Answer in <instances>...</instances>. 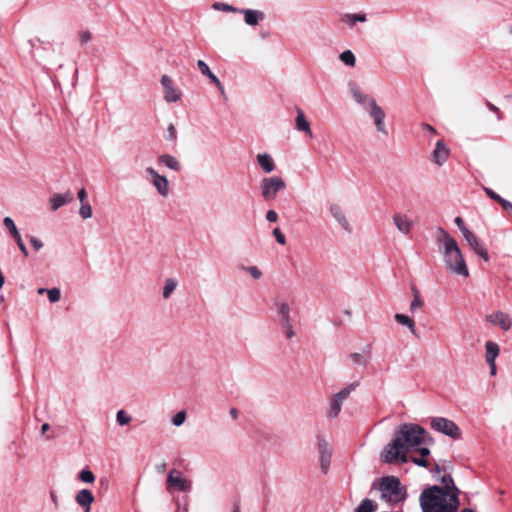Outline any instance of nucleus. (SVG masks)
Listing matches in <instances>:
<instances>
[{
    "instance_id": "nucleus-1",
    "label": "nucleus",
    "mask_w": 512,
    "mask_h": 512,
    "mask_svg": "<svg viewBox=\"0 0 512 512\" xmlns=\"http://www.w3.org/2000/svg\"><path fill=\"white\" fill-rule=\"evenodd\" d=\"M427 438L426 430L418 424L405 423L400 425L394 432V439L387 444L381 454L385 463H406L407 453L417 450L425 443Z\"/></svg>"
},
{
    "instance_id": "nucleus-2",
    "label": "nucleus",
    "mask_w": 512,
    "mask_h": 512,
    "mask_svg": "<svg viewBox=\"0 0 512 512\" xmlns=\"http://www.w3.org/2000/svg\"><path fill=\"white\" fill-rule=\"evenodd\" d=\"M436 239L446 268L453 274L468 277L469 270L457 241L443 228H438Z\"/></svg>"
},
{
    "instance_id": "nucleus-3",
    "label": "nucleus",
    "mask_w": 512,
    "mask_h": 512,
    "mask_svg": "<svg viewBox=\"0 0 512 512\" xmlns=\"http://www.w3.org/2000/svg\"><path fill=\"white\" fill-rule=\"evenodd\" d=\"M422 512H457L459 497L437 485L424 489L419 497Z\"/></svg>"
},
{
    "instance_id": "nucleus-4",
    "label": "nucleus",
    "mask_w": 512,
    "mask_h": 512,
    "mask_svg": "<svg viewBox=\"0 0 512 512\" xmlns=\"http://www.w3.org/2000/svg\"><path fill=\"white\" fill-rule=\"evenodd\" d=\"M348 91L353 100L361 105L374 119V123L378 128L384 123L385 113L383 109L377 105L375 99L364 93L360 86L353 80L348 82Z\"/></svg>"
},
{
    "instance_id": "nucleus-5",
    "label": "nucleus",
    "mask_w": 512,
    "mask_h": 512,
    "mask_svg": "<svg viewBox=\"0 0 512 512\" xmlns=\"http://www.w3.org/2000/svg\"><path fill=\"white\" fill-rule=\"evenodd\" d=\"M378 487L381 493V499L390 504L402 502L406 498V488L396 476H385L372 485V488Z\"/></svg>"
},
{
    "instance_id": "nucleus-6",
    "label": "nucleus",
    "mask_w": 512,
    "mask_h": 512,
    "mask_svg": "<svg viewBox=\"0 0 512 512\" xmlns=\"http://www.w3.org/2000/svg\"><path fill=\"white\" fill-rule=\"evenodd\" d=\"M261 196L266 201L275 200L278 193L286 189V182L280 176L265 177L260 181Z\"/></svg>"
},
{
    "instance_id": "nucleus-7",
    "label": "nucleus",
    "mask_w": 512,
    "mask_h": 512,
    "mask_svg": "<svg viewBox=\"0 0 512 512\" xmlns=\"http://www.w3.org/2000/svg\"><path fill=\"white\" fill-rule=\"evenodd\" d=\"M430 424L432 429L448 437H451L452 439L457 440L461 438V429L452 420L444 417H435L431 419Z\"/></svg>"
},
{
    "instance_id": "nucleus-8",
    "label": "nucleus",
    "mask_w": 512,
    "mask_h": 512,
    "mask_svg": "<svg viewBox=\"0 0 512 512\" xmlns=\"http://www.w3.org/2000/svg\"><path fill=\"white\" fill-rule=\"evenodd\" d=\"M356 387V383H351L332 396L326 414L328 418L333 419L339 415L342 408V404L349 397V395L356 389Z\"/></svg>"
},
{
    "instance_id": "nucleus-9",
    "label": "nucleus",
    "mask_w": 512,
    "mask_h": 512,
    "mask_svg": "<svg viewBox=\"0 0 512 512\" xmlns=\"http://www.w3.org/2000/svg\"><path fill=\"white\" fill-rule=\"evenodd\" d=\"M147 179L156 189L157 193L163 197L167 198L170 193V186L167 178L163 175H160L154 168L147 167L146 170Z\"/></svg>"
},
{
    "instance_id": "nucleus-10",
    "label": "nucleus",
    "mask_w": 512,
    "mask_h": 512,
    "mask_svg": "<svg viewBox=\"0 0 512 512\" xmlns=\"http://www.w3.org/2000/svg\"><path fill=\"white\" fill-rule=\"evenodd\" d=\"M191 481L184 478L182 473L177 469H172L167 475V490H177L180 492H189L191 490Z\"/></svg>"
},
{
    "instance_id": "nucleus-11",
    "label": "nucleus",
    "mask_w": 512,
    "mask_h": 512,
    "mask_svg": "<svg viewBox=\"0 0 512 512\" xmlns=\"http://www.w3.org/2000/svg\"><path fill=\"white\" fill-rule=\"evenodd\" d=\"M161 85L164 92V100L167 103H176L181 100L182 91L175 86L171 77L162 75Z\"/></svg>"
},
{
    "instance_id": "nucleus-12",
    "label": "nucleus",
    "mask_w": 512,
    "mask_h": 512,
    "mask_svg": "<svg viewBox=\"0 0 512 512\" xmlns=\"http://www.w3.org/2000/svg\"><path fill=\"white\" fill-rule=\"evenodd\" d=\"M329 214L346 233L352 232V226L350 224V221L343 207L340 204L331 203L329 205Z\"/></svg>"
},
{
    "instance_id": "nucleus-13",
    "label": "nucleus",
    "mask_w": 512,
    "mask_h": 512,
    "mask_svg": "<svg viewBox=\"0 0 512 512\" xmlns=\"http://www.w3.org/2000/svg\"><path fill=\"white\" fill-rule=\"evenodd\" d=\"M317 448L320 455V467L327 473L331 464L332 452L329 443L321 436L317 437Z\"/></svg>"
},
{
    "instance_id": "nucleus-14",
    "label": "nucleus",
    "mask_w": 512,
    "mask_h": 512,
    "mask_svg": "<svg viewBox=\"0 0 512 512\" xmlns=\"http://www.w3.org/2000/svg\"><path fill=\"white\" fill-rule=\"evenodd\" d=\"M493 326H499L503 331H509L512 327V318L502 311H496L485 317Z\"/></svg>"
},
{
    "instance_id": "nucleus-15",
    "label": "nucleus",
    "mask_w": 512,
    "mask_h": 512,
    "mask_svg": "<svg viewBox=\"0 0 512 512\" xmlns=\"http://www.w3.org/2000/svg\"><path fill=\"white\" fill-rule=\"evenodd\" d=\"M450 155V150L448 146L442 140H438L436 142L435 148L431 154V161L441 167L444 163L447 162Z\"/></svg>"
},
{
    "instance_id": "nucleus-16",
    "label": "nucleus",
    "mask_w": 512,
    "mask_h": 512,
    "mask_svg": "<svg viewBox=\"0 0 512 512\" xmlns=\"http://www.w3.org/2000/svg\"><path fill=\"white\" fill-rule=\"evenodd\" d=\"M94 501V495L88 489H81L75 495V502L83 508V512H91V505Z\"/></svg>"
},
{
    "instance_id": "nucleus-17",
    "label": "nucleus",
    "mask_w": 512,
    "mask_h": 512,
    "mask_svg": "<svg viewBox=\"0 0 512 512\" xmlns=\"http://www.w3.org/2000/svg\"><path fill=\"white\" fill-rule=\"evenodd\" d=\"M393 223L397 230L404 235L409 234L413 228V221L403 213H395L393 216Z\"/></svg>"
},
{
    "instance_id": "nucleus-18",
    "label": "nucleus",
    "mask_w": 512,
    "mask_h": 512,
    "mask_svg": "<svg viewBox=\"0 0 512 512\" xmlns=\"http://www.w3.org/2000/svg\"><path fill=\"white\" fill-rule=\"evenodd\" d=\"M240 14L244 15V21L249 26H256L265 19L264 12L254 9H240Z\"/></svg>"
},
{
    "instance_id": "nucleus-19",
    "label": "nucleus",
    "mask_w": 512,
    "mask_h": 512,
    "mask_svg": "<svg viewBox=\"0 0 512 512\" xmlns=\"http://www.w3.org/2000/svg\"><path fill=\"white\" fill-rule=\"evenodd\" d=\"M72 200L73 196L69 191L64 194H55L49 200L51 210L56 211L60 207L70 203Z\"/></svg>"
},
{
    "instance_id": "nucleus-20",
    "label": "nucleus",
    "mask_w": 512,
    "mask_h": 512,
    "mask_svg": "<svg viewBox=\"0 0 512 512\" xmlns=\"http://www.w3.org/2000/svg\"><path fill=\"white\" fill-rule=\"evenodd\" d=\"M500 354V346L494 341H487L485 343V361L486 363L496 362L497 357Z\"/></svg>"
},
{
    "instance_id": "nucleus-21",
    "label": "nucleus",
    "mask_w": 512,
    "mask_h": 512,
    "mask_svg": "<svg viewBox=\"0 0 512 512\" xmlns=\"http://www.w3.org/2000/svg\"><path fill=\"white\" fill-rule=\"evenodd\" d=\"M197 67H198L199 71L201 72V74L203 76H206L213 84H215V86L218 89H220V90L223 89L220 80L214 73H212L209 66L206 64V62H204L203 60H198Z\"/></svg>"
},
{
    "instance_id": "nucleus-22",
    "label": "nucleus",
    "mask_w": 512,
    "mask_h": 512,
    "mask_svg": "<svg viewBox=\"0 0 512 512\" xmlns=\"http://www.w3.org/2000/svg\"><path fill=\"white\" fill-rule=\"evenodd\" d=\"M394 319L398 324L406 326L409 329V331L412 333V335L418 336L417 330L415 327V322L412 318H410L409 316H407L405 314L396 313L394 315Z\"/></svg>"
},
{
    "instance_id": "nucleus-23",
    "label": "nucleus",
    "mask_w": 512,
    "mask_h": 512,
    "mask_svg": "<svg viewBox=\"0 0 512 512\" xmlns=\"http://www.w3.org/2000/svg\"><path fill=\"white\" fill-rule=\"evenodd\" d=\"M257 162L260 165V167L264 170V172H266V173H271L275 169L274 160L267 153L258 154Z\"/></svg>"
},
{
    "instance_id": "nucleus-24",
    "label": "nucleus",
    "mask_w": 512,
    "mask_h": 512,
    "mask_svg": "<svg viewBox=\"0 0 512 512\" xmlns=\"http://www.w3.org/2000/svg\"><path fill=\"white\" fill-rule=\"evenodd\" d=\"M158 162L173 171L178 172L181 170L180 162L172 155L163 154V155L159 156Z\"/></svg>"
},
{
    "instance_id": "nucleus-25",
    "label": "nucleus",
    "mask_w": 512,
    "mask_h": 512,
    "mask_svg": "<svg viewBox=\"0 0 512 512\" xmlns=\"http://www.w3.org/2000/svg\"><path fill=\"white\" fill-rule=\"evenodd\" d=\"M416 451L419 452L420 456L411 457L410 460L417 466L428 467L429 460L427 457L430 455V450L427 447H420Z\"/></svg>"
},
{
    "instance_id": "nucleus-26",
    "label": "nucleus",
    "mask_w": 512,
    "mask_h": 512,
    "mask_svg": "<svg viewBox=\"0 0 512 512\" xmlns=\"http://www.w3.org/2000/svg\"><path fill=\"white\" fill-rule=\"evenodd\" d=\"M440 481L442 483V486H439L442 489H445L446 491L451 492L452 494H455V496L460 495V490L456 487L454 480L450 474H445L440 478Z\"/></svg>"
},
{
    "instance_id": "nucleus-27",
    "label": "nucleus",
    "mask_w": 512,
    "mask_h": 512,
    "mask_svg": "<svg viewBox=\"0 0 512 512\" xmlns=\"http://www.w3.org/2000/svg\"><path fill=\"white\" fill-rule=\"evenodd\" d=\"M276 309L279 323L291 320L290 307L286 301H278L276 303Z\"/></svg>"
},
{
    "instance_id": "nucleus-28",
    "label": "nucleus",
    "mask_w": 512,
    "mask_h": 512,
    "mask_svg": "<svg viewBox=\"0 0 512 512\" xmlns=\"http://www.w3.org/2000/svg\"><path fill=\"white\" fill-rule=\"evenodd\" d=\"M178 286L174 278H166L163 286L162 295L164 299H169Z\"/></svg>"
},
{
    "instance_id": "nucleus-29",
    "label": "nucleus",
    "mask_w": 512,
    "mask_h": 512,
    "mask_svg": "<svg viewBox=\"0 0 512 512\" xmlns=\"http://www.w3.org/2000/svg\"><path fill=\"white\" fill-rule=\"evenodd\" d=\"M342 21L347 23L349 26L353 27L356 24V22H365L366 15L346 13L342 16Z\"/></svg>"
},
{
    "instance_id": "nucleus-30",
    "label": "nucleus",
    "mask_w": 512,
    "mask_h": 512,
    "mask_svg": "<svg viewBox=\"0 0 512 512\" xmlns=\"http://www.w3.org/2000/svg\"><path fill=\"white\" fill-rule=\"evenodd\" d=\"M377 510V504L371 499H364L361 501L359 506L355 509V512H375Z\"/></svg>"
},
{
    "instance_id": "nucleus-31",
    "label": "nucleus",
    "mask_w": 512,
    "mask_h": 512,
    "mask_svg": "<svg viewBox=\"0 0 512 512\" xmlns=\"http://www.w3.org/2000/svg\"><path fill=\"white\" fill-rule=\"evenodd\" d=\"M78 479L82 483L92 484L95 481V475H94V473L90 469L86 468V469H82L78 473Z\"/></svg>"
},
{
    "instance_id": "nucleus-32",
    "label": "nucleus",
    "mask_w": 512,
    "mask_h": 512,
    "mask_svg": "<svg viewBox=\"0 0 512 512\" xmlns=\"http://www.w3.org/2000/svg\"><path fill=\"white\" fill-rule=\"evenodd\" d=\"M339 59L347 66L354 67L356 63L355 55L351 50H346L342 52L339 56Z\"/></svg>"
},
{
    "instance_id": "nucleus-33",
    "label": "nucleus",
    "mask_w": 512,
    "mask_h": 512,
    "mask_svg": "<svg viewBox=\"0 0 512 512\" xmlns=\"http://www.w3.org/2000/svg\"><path fill=\"white\" fill-rule=\"evenodd\" d=\"M462 235L473 250L480 246L477 236L474 233H472L469 229H465Z\"/></svg>"
},
{
    "instance_id": "nucleus-34",
    "label": "nucleus",
    "mask_w": 512,
    "mask_h": 512,
    "mask_svg": "<svg viewBox=\"0 0 512 512\" xmlns=\"http://www.w3.org/2000/svg\"><path fill=\"white\" fill-rule=\"evenodd\" d=\"M4 226L9 230L11 236L15 239L20 236V233L11 217H5L3 219Z\"/></svg>"
},
{
    "instance_id": "nucleus-35",
    "label": "nucleus",
    "mask_w": 512,
    "mask_h": 512,
    "mask_svg": "<svg viewBox=\"0 0 512 512\" xmlns=\"http://www.w3.org/2000/svg\"><path fill=\"white\" fill-rule=\"evenodd\" d=\"M213 9L223 12L239 13L240 8H236L230 4L223 2H216L213 4Z\"/></svg>"
},
{
    "instance_id": "nucleus-36",
    "label": "nucleus",
    "mask_w": 512,
    "mask_h": 512,
    "mask_svg": "<svg viewBox=\"0 0 512 512\" xmlns=\"http://www.w3.org/2000/svg\"><path fill=\"white\" fill-rule=\"evenodd\" d=\"M241 270L247 272L254 280H259L263 272L257 266H241Z\"/></svg>"
},
{
    "instance_id": "nucleus-37",
    "label": "nucleus",
    "mask_w": 512,
    "mask_h": 512,
    "mask_svg": "<svg viewBox=\"0 0 512 512\" xmlns=\"http://www.w3.org/2000/svg\"><path fill=\"white\" fill-rule=\"evenodd\" d=\"M282 331L287 339H292L295 336L291 320L280 323Z\"/></svg>"
},
{
    "instance_id": "nucleus-38",
    "label": "nucleus",
    "mask_w": 512,
    "mask_h": 512,
    "mask_svg": "<svg viewBox=\"0 0 512 512\" xmlns=\"http://www.w3.org/2000/svg\"><path fill=\"white\" fill-rule=\"evenodd\" d=\"M79 215L81 216V218H83L85 220L92 217L93 210H92L91 205L88 202L81 203L80 208H79Z\"/></svg>"
},
{
    "instance_id": "nucleus-39",
    "label": "nucleus",
    "mask_w": 512,
    "mask_h": 512,
    "mask_svg": "<svg viewBox=\"0 0 512 512\" xmlns=\"http://www.w3.org/2000/svg\"><path fill=\"white\" fill-rule=\"evenodd\" d=\"M424 302L420 297L419 291L417 289H413V300L410 304V310L415 311L418 308L423 306Z\"/></svg>"
},
{
    "instance_id": "nucleus-40",
    "label": "nucleus",
    "mask_w": 512,
    "mask_h": 512,
    "mask_svg": "<svg viewBox=\"0 0 512 512\" xmlns=\"http://www.w3.org/2000/svg\"><path fill=\"white\" fill-rule=\"evenodd\" d=\"M187 414L184 410L177 412L171 419L174 426L179 427L184 424Z\"/></svg>"
},
{
    "instance_id": "nucleus-41",
    "label": "nucleus",
    "mask_w": 512,
    "mask_h": 512,
    "mask_svg": "<svg viewBox=\"0 0 512 512\" xmlns=\"http://www.w3.org/2000/svg\"><path fill=\"white\" fill-rule=\"evenodd\" d=\"M116 421L120 426H124L130 423L131 417L124 410H119L116 414Z\"/></svg>"
},
{
    "instance_id": "nucleus-42",
    "label": "nucleus",
    "mask_w": 512,
    "mask_h": 512,
    "mask_svg": "<svg viewBox=\"0 0 512 512\" xmlns=\"http://www.w3.org/2000/svg\"><path fill=\"white\" fill-rule=\"evenodd\" d=\"M47 296L51 303H56L60 300L61 292L58 288H52L47 290Z\"/></svg>"
},
{
    "instance_id": "nucleus-43",
    "label": "nucleus",
    "mask_w": 512,
    "mask_h": 512,
    "mask_svg": "<svg viewBox=\"0 0 512 512\" xmlns=\"http://www.w3.org/2000/svg\"><path fill=\"white\" fill-rule=\"evenodd\" d=\"M296 128H309V123L306 120V117L302 111H298L297 117H296Z\"/></svg>"
},
{
    "instance_id": "nucleus-44",
    "label": "nucleus",
    "mask_w": 512,
    "mask_h": 512,
    "mask_svg": "<svg viewBox=\"0 0 512 512\" xmlns=\"http://www.w3.org/2000/svg\"><path fill=\"white\" fill-rule=\"evenodd\" d=\"M273 236L275 237L276 241L280 244V245H285L286 244V237L285 235L281 232V230L279 228H275L273 230Z\"/></svg>"
},
{
    "instance_id": "nucleus-45",
    "label": "nucleus",
    "mask_w": 512,
    "mask_h": 512,
    "mask_svg": "<svg viewBox=\"0 0 512 512\" xmlns=\"http://www.w3.org/2000/svg\"><path fill=\"white\" fill-rule=\"evenodd\" d=\"M92 39V35L88 30L79 32V41L81 45H85Z\"/></svg>"
},
{
    "instance_id": "nucleus-46",
    "label": "nucleus",
    "mask_w": 512,
    "mask_h": 512,
    "mask_svg": "<svg viewBox=\"0 0 512 512\" xmlns=\"http://www.w3.org/2000/svg\"><path fill=\"white\" fill-rule=\"evenodd\" d=\"M474 252L479 255L481 258H483L484 261H489V255H488V252L485 248L479 246L478 248H476L474 250Z\"/></svg>"
},
{
    "instance_id": "nucleus-47",
    "label": "nucleus",
    "mask_w": 512,
    "mask_h": 512,
    "mask_svg": "<svg viewBox=\"0 0 512 512\" xmlns=\"http://www.w3.org/2000/svg\"><path fill=\"white\" fill-rule=\"evenodd\" d=\"M484 191L487 194V196L490 197L491 199L497 202H500L502 200V197L495 193L492 189L485 187Z\"/></svg>"
},
{
    "instance_id": "nucleus-48",
    "label": "nucleus",
    "mask_w": 512,
    "mask_h": 512,
    "mask_svg": "<svg viewBox=\"0 0 512 512\" xmlns=\"http://www.w3.org/2000/svg\"><path fill=\"white\" fill-rule=\"evenodd\" d=\"M15 241H16L20 251L23 253V255L28 256V250H27L25 244L23 243L21 235L18 236V238H15Z\"/></svg>"
},
{
    "instance_id": "nucleus-49",
    "label": "nucleus",
    "mask_w": 512,
    "mask_h": 512,
    "mask_svg": "<svg viewBox=\"0 0 512 512\" xmlns=\"http://www.w3.org/2000/svg\"><path fill=\"white\" fill-rule=\"evenodd\" d=\"M30 243H31V245L33 246V248L35 250H40L43 247L42 241L40 239H38L37 237H34V236L30 237Z\"/></svg>"
},
{
    "instance_id": "nucleus-50",
    "label": "nucleus",
    "mask_w": 512,
    "mask_h": 512,
    "mask_svg": "<svg viewBox=\"0 0 512 512\" xmlns=\"http://www.w3.org/2000/svg\"><path fill=\"white\" fill-rule=\"evenodd\" d=\"M266 220L268 222H276L278 220V213L275 210H268L266 212Z\"/></svg>"
},
{
    "instance_id": "nucleus-51",
    "label": "nucleus",
    "mask_w": 512,
    "mask_h": 512,
    "mask_svg": "<svg viewBox=\"0 0 512 512\" xmlns=\"http://www.w3.org/2000/svg\"><path fill=\"white\" fill-rule=\"evenodd\" d=\"M485 105H486V107H487L491 112H493V113H495V114H496V117H497V119H498V120H500V119H501V114H500V111H499L498 107H496L494 104H492V103H490V102H488V101H486V102H485Z\"/></svg>"
},
{
    "instance_id": "nucleus-52",
    "label": "nucleus",
    "mask_w": 512,
    "mask_h": 512,
    "mask_svg": "<svg viewBox=\"0 0 512 512\" xmlns=\"http://www.w3.org/2000/svg\"><path fill=\"white\" fill-rule=\"evenodd\" d=\"M454 222L455 224L457 225V227L460 229L461 233L463 234L465 229H468L465 224H464V221L463 219L460 217V216H457L455 219H454Z\"/></svg>"
},
{
    "instance_id": "nucleus-53",
    "label": "nucleus",
    "mask_w": 512,
    "mask_h": 512,
    "mask_svg": "<svg viewBox=\"0 0 512 512\" xmlns=\"http://www.w3.org/2000/svg\"><path fill=\"white\" fill-rule=\"evenodd\" d=\"M77 197L80 201V204L81 203H87L88 201L86 200L87 198V193H86V190L84 188H81L78 193H77Z\"/></svg>"
},
{
    "instance_id": "nucleus-54",
    "label": "nucleus",
    "mask_w": 512,
    "mask_h": 512,
    "mask_svg": "<svg viewBox=\"0 0 512 512\" xmlns=\"http://www.w3.org/2000/svg\"><path fill=\"white\" fill-rule=\"evenodd\" d=\"M167 464L165 461H162L155 465V471L158 474H163L166 471Z\"/></svg>"
},
{
    "instance_id": "nucleus-55",
    "label": "nucleus",
    "mask_w": 512,
    "mask_h": 512,
    "mask_svg": "<svg viewBox=\"0 0 512 512\" xmlns=\"http://www.w3.org/2000/svg\"><path fill=\"white\" fill-rule=\"evenodd\" d=\"M505 210H512V203L502 198L499 202Z\"/></svg>"
},
{
    "instance_id": "nucleus-56",
    "label": "nucleus",
    "mask_w": 512,
    "mask_h": 512,
    "mask_svg": "<svg viewBox=\"0 0 512 512\" xmlns=\"http://www.w3.org/2000/svg\"><path fill=\"white\" fill-rule=\"evenodd\" d=\"M487 365L490 368V375L491 376H495L497 374L496 362L488 363Z\"/></svg>"
},
{
    "instance_id": "nucleus-57",
    "label": "nucleus",
    "mask_w": 512,
    "mask_h": 512,
    "mask_svg": "<svg viewBox=\"0 0 512 512\" xmlns=\"http://www.w3.org/2000/svg\"><path fill=\"white\" fill-rule=\"evenodd\" d=\"M167 140L174 141L176 139L175 131L174 130H168L167 135L165 136Z\"/></svg>"
},
{
    "instance_id": "nucleus-58",
    "label": "nucleus",
    "mask_w": 512,
    "mask_h": 512,
    "mask_svg": "<svg viewBox=\"0 0 512 512\" xmlns=\"http://www.w3.org/2000/svg\"><path fill=\"white\" fill-rule=\"evenodd\" d=\"M352 358H353L354 362L361 363V360H362L363 357H362L361 354L355 353V354L352 355Z\"/></svg>"
},
{
    "instance_id": "nucleus-59",
    "label": "nucleus",
    "mask_w": 512,
    "mask_h": 512,
    "mask_svg": "<svg viewBox=\"0 0 512 512\" xmlns=\"http://www.w3.org/2000/svg\"><path fill=\"white\" fill-rule=\"evenodd\" d=\"M230 415H231V417H232L233 419H236V418L238 417V412H237V410H236L235 408H232V409L230 410Z\"/></svg>"
},
{
    "instance_id": "nucleus-60",
    "label": "nucleus",
    "mask_w": 512,
    "mask_h": 512,
    "mask_svg": "<svg viewBox=\"0 0 512 512\" xmlns=\"http://www.w3.org/2000/svg\"><path fill=\"white\" fill-rule=\"evenodd\" d=\"M49 427H50V426H49V424H48V423H44V424L42 425V427H41V431H42V433L47 432V431L49 430Z\"/></svg>"
},
{
    "instance_id": "nucleus-61",
    "label": "nucleus",
    "mask_w": 512,
    "mask_h": 512,
    "mask_svg": "<svg viewBox=\"0 0 512 512\" xmlns=\"http://www.w3.org/2000/svg\"><path fill=\"white\" fill-rule=\"evenodd\" d=\"M51 498H52L53 503L57 506L58 505V500H57L56 495L53 492L51 493Z\"/></svg>"
},
{
    "instance_id": "nucleus-62",
    "label": "nucleus",
    "mask_w": 512,
    "mask_h": 512,
    "mask_svg": "<svg viewBox=\"0 0 512 512\" xmlns=\"http://www.w3.org/2000/svg\"><path fill=\"white\" fill-rule=\"evenodd\" d=\"M232 512H241V510H240V506H239V505H237V504H235V505L233 506V511H232Z\"/></svg>"
},
{
    "instance_id": "nucleus-63",
    "label": "nucleus",
    "mask_w": 512,
    "mask_h": 512,
    "mask_svg": "<svg viewBox=\"0 0 512 512\" xmlns=\"http://www.w3.org/2000/svg\"><path fill=\"white\" fill-rule=\"evenodd\" d=\"M441 471H442V469L440 468V466H439V465H436V466H435V469H434V471H433V472H434V473H440Z\"/></svg>"
},
{
    "instance_id": "nucleus-64",
    "label": "nucleus",
    "mask_w": 512,
    "mask_h": 512,
    "mask_svg": "<svg viewBox=\"0 0 512 512\" xmlns=\"http://www.w3.org/2000/svg\"><path fill=\"white\" fill-rule=\"evenodd\" d=\"M461 512H474L472 509H469V508H465L463 509Z\"/></svg>"
}]
</instances>
